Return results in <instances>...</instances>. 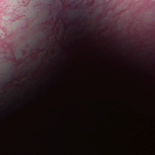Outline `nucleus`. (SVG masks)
<instances>
[{"label":"nucleus","mask_w":155,"mask_h":155,"mask_svg":"<svg viewBox=\"0 0 155 155\" xmlns=\"http://www.w3.org/2000/svg\"><path fill=\"white\" fill-rule=\"evenodd\" d=\"M12 78V75H10V78L8 79V81L9 82H11V79Z\"/></svg>","instance_id":"f03ea898"},{"label":"nucleus","mask_w":155,"mask_h":155,"mask_svg":"<svg viewBox=\"0 0 155 155\" xmlns=\"http://www.w3.org/2000/svg\"><path fill=\"white\" fill-rule=\"evenodd\" d=\"M11 68H10V69L9 70V72H10V70H11Z\"/></svg>","instance_id":"39448f33"},{"label":"nucleus","mask_w":155,"mask_h":155,"mask_svg":"<svg viewBox=\"0 0 155 155\" xmlns=\"http://www.w3.org/2000/svg\"><path fill=\"white\" fill-rule=\"evenodd\" d=\"M63 26L64 28V30H65L67 29L66 25H65V23L64 22V21L63 22Z\"/></svg>","instance_id":"f257e3e1"},{"label":"nucleus","mask_w":155,"mask_h":155,"mask_svg":"<svg viewBox=\"0 0 155 155\" xmlns=\"http://www.w3.org/2000/svg\"><path fill=\"white\" fill-rule=\"evenodd\" d=\"M84 12H87V11H86V10H84Z\"/></svg>","instance_id":"423d86ee"},{"label":"nucleus","mask_w":155,"mask_h":155,"mask_svg":"<svg viewBox=\"0 0 155 155\" xmlns=\"http://www.w3.org/2000/svg\"><path fill=\"white\" fill-rule=\"evenodd\" d=\"M50 13H51V12H50L49 14V15H50Z\"/></svg>","instance_id":"0eeeda50"},{"label":"nucleus","mask_w":155,"mask_h":155,"mask_svg":"<svg viewBox=\"0 0 155 155\" xmlns=\"http://www.w3.org/2000/svg\"><path fill=\"white\" fill-rule=\"evenodd\" d=\"M55 39L56 40H56H57V39H56V38H55Z\"/></svg>","instance_id":"6e6552de"},{"label":"nucleus","mask_w":155,"mask_h":155,"mask_svg":"<svg viewBox=\"0 0 155 155\" xmlns=\"http://www.w3.org/2000/svg\"><path fill=\"white\" fill-rule=\"evenodd\" d=\"M58 15H59V13L58 12H57V16H56L57 17V16H58Z\"/></svg>","instance_id":"20e7f679"},{"label":"nucleus","mask_w":155,"mask_h":155,"mask_svg":"<svg viewBox=\"0 0 155 155\" xmlns=\"http://www.w3.org/2000/svg\"><path fill=\"white\" fill-rule=\"evenodd\" d=\"M36 44L37 45H39V42L38 41H37Z\"/></svg>","instance_id":"7ed1b4c3"}]
</instances>
